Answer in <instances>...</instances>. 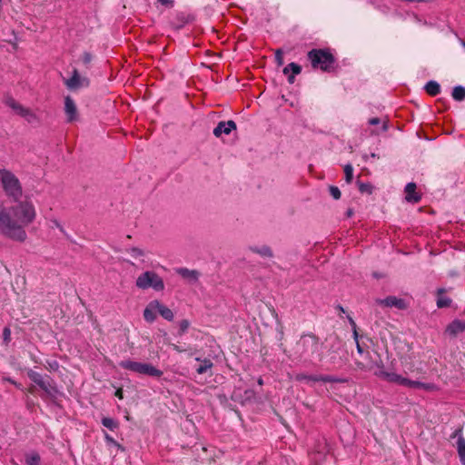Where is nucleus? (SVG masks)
<instances>
[{
	"instance_id": "nucleus-1",
	"label": "nucleus",
	"mask_w": 465,
	"mask_h": 465,
	"mask_svg": "<svg viewBox=\"0 0 465 465\" xmlns=\"http://www.w3.org/2000/svg\"><path fill=\"white\" fill-rule=\"evenodd\" d=\"M35 217V207L31 201H19L10 207L0 204V234L23 242L27 238L25 228L32 223Z\"/></svg>"
},
{
	"instance_id": "nucleus-2",
	"label": "nucleus",
	"mask_w": 465,
	"mask_h": 465,
	"mask_svg": "<svg viewBox=\"0 0 465 465\" xmlns=\"http://www.w3.org/2000/svg\"><path fill=\"white\" fill-rule=\"evenodd\" d=\"M0 186L5 193L15 201L22 197V184L17 176L8 169H0Z\"/></svg>"
},
{
	"instance_id": "nucleus-3",
	"label": "nucleus",
	"mask_w": 465,
	"mask_h": 465,
	"mask_svg": "<svg viewBox=\"0 0 465 465\" xmlns=\"http://www.w3.org/2000/svg\"><path fill=\"white\" fill-rule=\"evenodd\" d=\"M119 366L124 370L135 372L141 375L160 378L163 371L150 363L134 361L131 360L122 361Z\"/></svg>"
},
{
	"instance_id": "nucleus-4",
	"label": "nucleus",
	"mask_w": 465,
	"mask_h": 465,
	"mask_svg": "<svg viewBox=\"0 0 465 465\" xmlns=\"http://www.w3.org/2000/svg\"><path fill=\"white\" fill-rule=\"evenodd\" d=\"M308 58L314 69L330 71L334 64V58L331 53L322 49H312L308 53Z\"/></svg>"
},
{
	"instance_id": "nucleus-5",
	"label": "nucleus",
	"mask_w": 465,
	"mask_h": 465,
	"mask_svg": "<svg viewBox=\"0 0 465 465\" xmlns=\"http://www.w3.org/2000/svg\"><path fill=\"white\" fill-rule=\"evenodd\" d=\"M135 284L137 288L142 290L153 288L154 291L161 292L164 289V282L163 279L153 271H146L139 275L136 279Z\"/></svg>"
},
{
	"instance_id": "nucleus-6",
	"label": "nucleus",
	"mask_w": 465,
	"mask_h": 465,
	"mask_svg": "<svg viewBox=\"0 0 465 465\" xmlns=\"http://www.w3.org/2000/svg\"><path fill=\"white\" fill-rule=\"evenodd\" d=\"M5 103L8 107H10L14 111L15 114L23 117L27 123L35 124L39 122L38 116L33 110H31L28 107L23 106L13 97H7Z\"/></svg>"
},
{
	"instance_id": "nucleus-7",
	"label": "nucleus",
	"mask_w": 465,
	"mask_h": 465,
	"mask_svg": "<svg viewBox=\"0 0 465 465\" xmlns=\"http://www.w3.org/2000/svg\"><path fill=\"white\" fill-rule=\"evenodd\" d=\"M67 89L76 91L81 88L89 86L90 81L87 77L80 75L76 69L73 70L72 76L64 81Z\"/></svg>"
},
{
	"instance_id": "nucleus-8",
	"label": "nucleus",
	"mask_w": 465,
	"mask_h": 465,
	"mask_svg": "<svg viewBox=\"0 0 465 465\" xmlns=\"http://www.w3.org/2000/svg\"><path fill=\"white\" fill-rule=\"evenodd\" d=\"M374 374L386 381L397 383L399 385L402 377L395 372L384 371L382 363L377 364V370L374 371Z\"/></svg>"
},
{
	"instance_id": "nucleus-9",
	"label": "nucleus",
	"mask_w": 465,
	"mask_h": 465,
	"mask_svg": "<svg viewBox=\"0 0 465 465\" xmlns=\"http://www.w3.org/2000/svg\"><path fill=\"white\" fill-rule=\"evenodd\" d=\"M29 378L37 384L41 389H43L46 393L52 394L54 390L50 379H45L40 373L31 371L28 373Z\"/></svg>"
},
{
	"instance_id": "nucleus-10",
	"label": "nucleus",
	"mask_w": 465,
	"mask_h": 465,
	"mask_svg": "<svg viewBox=\"0 0 465 465\" xmlns=\"http://www.w3.org/2000/svg\"><path fill=\"white\" fill-rule=\"evenodd\" d=\"M64 113L67 122H74L78 118L76 104L70 96L64 98Z\"/></svg>"
},
{
	"instance_id": "nucleus-11",
	"label": "nucleus",
	"mask_w": 465,
	"mask_h": 465,
	"mask_svg": "<svg viewBox=\"0 0 465 465\" xmlns=\"http://www.w3.org/2000/svg\"><path fill=\"white\" fill-rule=\"evenodd\" d=\"M236 129V124L232 120L222 121L213 129V134L216 137H221L223 134H229L232 131Z\"/></svg>"
},
{
	"instance_id": "nucleus-12",
	"label": "nucleus",
	"mask_w": 465,
	"mask_h": 465,
	"mask_svg": "<svg viewBox=\"0 0 465 465\" xmlns=\"http://www.w3.org/2000/svg\"><path fill=\"white\" fill-rule=\"evenodd\" d=\"M158 313V301L150 302L143 311V318L147 322H153Z\"/></svg>"
},
{
	"instance_id": "nucleus-13",
	"label": "nucleus",
	"mask_w": 465,
	"mask_h": 465,
	"mask_svg": "<svg viewBox=\"0 0 465 465\" xmlns=\"http://www.w3.org/2000/svg\"><path fill=\"white\" fill-rule=\"evenodd\" d=\"M400 385L408 387V388H413V389H422V390H426V391H430L434 387L430 383H424V382H421L419 381H411L405 377H401Z\"/></svg>"
},
{
	"instance_id": "nucleus-14",
	"label": "nucleus",
	"mask_w": 465,
	"mask_h": 465,
	"mask_svg": "<svg viewBox=\"0 0 465 465\" xmlns=\"http://www.w3.org/2000/svg\"><path fill=\"white\" fill-rule=\"evenodd\" d=\"M302 67L296 63H291L283 68V74L287 75L290 84L294 83L295 75L299 74Z\"/></svg>"
},
{
	"instance_id": "nucleus-15",
	"label": "nucleus",
	"mask_w": 465,
	"mask_h": 465,
	"mask_svg": "<svg viewBox=\"0 0 465 465\" xmlns=\"http://www.w3.org/2000/svg\"><path fill=\"white\" fill-rule=\"evenodd\" d=\"M380 303L387 307H396L398 309L405 308V302L402 299H399L395 296H389L380 301Z\"/></svg>"
},
{
	"instance_id": "nucleus-16",
	"label": "nucleus",
	"mask_w": 465,
	"mask_h": 465,
	"mask_svg": "<svg viewBox=\"0 0 465 465\" xmlns=\"http://www.w3.org/2000/svg\"><path fill=\"white\" fill-rule=\"evenodd\" d=\"M465 331V322L460 320H455L452 322H450L446 331L450 335H457L458 333H460Z\"/></svg>"
},
{
	"instance_id": "nucleus-17",
	"label": "nucleus",
	"mask_w": 465,
	"mask_h": 465,
	"mask_svg": "<svg viewBox=\"0 0 465 465\" xmlns=\"http://www.w3.org/2000/svg\"><path fill=\"white\" fill-rule=\"evenodd\" d=\"M177 272L183 278L192 282H197L200 275V273L196 270H189L187 268H179L177 270Z\"/></svg>"
},
{
	"instance_id": "nucleus-18",
	"label": "nucleus",
	"mask_w": 465,
	"mask_h": 465,
	"mask_svg": "<svg viewBox=\"0 0 465 465\" xmlns=\"http://www.w3.org/2000/svg\"><path fill=\"white\" fill-rule=\"evenodd\" d=\"M406 200L408 202L417 203L420 197L416 193V184L414 183H409L405 187Z\"/></svg>"
},
{
	"instance_id": "nucleus-19",
	"label": "nucleus",
	"mask_w": 465,
	"mask_h": 465,
	"mask_svg": "<svg viewBox=\"0 0 465 465\" xmlns=\"http://www.w3.org/2000/svg\"><path fill=\"white\" fill-rule=\"evenodd\" d=\"M195 360L200 361V365L196 369L198 374H203L207 372L213 366L212 361L209 359L201 360L200 358H195Z\"/></svg>"
},
{
	"instance_id": "nucleus-20",
	"label": "nucleus",
	"mask_w": 465,
	"mask_h": 465,
	"mask_svg": "<svg viewBox=\"0 0 465 465\" xmlns=\"http://www.w3.org/2000/svg\"><path fill=\"white\" fill-rule=\"evenodd\" d=\"M158 313L165 320L167 321H173V312L171 309L163 305L158 301Z\"/></svg>"
},
{
	"instance_id": "nucleus-21",
	"label": "nucleus",
	"mask_w": 465,
	"mask_h": 465,
	"mask_svg": "<svg viewBox=\"0 0 465 465\" xmlns=\"http://www.w3.org/2000/svg\"><path fill=\"white\" fill-rule=\"evenodd\" d=\"M444 289L438 290L437 306L439 308L449 307L451 303V300L449 297L443 295Z\"/></svg>"
},
{
	"instance_id": "nucleus-22",
	"label": "nucleus",
	"mask_w": 465,
	"mask_h": 465,
	"mask_svg": "<svg viewBox=\"0 0 465 465\" xmlns=\"http://www.w3.org/2000/svg\"><path fill=\"white\" fill-rule=\"evenodd\" d=\"M425 90L430 95L435 96L440 94V86L437 82L430 81L426 84Z\"/></svg>"
},
{
	"instance_id": "nucleus-23",
	"label": "nucleus",
	"mask_w": 465,
	"mask_h": 465,
	"mask_svg": "<svg viewBox=\"0 0 465 465\" xmlns=\"http://www.w3.org/2000/svg\"><path fill=\"white\" fill-rule=\"evenodd\" d=\"M457 450L461 464L465 465V439L461 436L458 439Z\"/></svg>"
},
{
	"instance_id": "nucleus-24",
	"label": "nucleus",
	"mask_w": 465,
	"mask_h": 465,
	"mask_svg": "<svg viewBox=\"0 0 465 465\" xmlns=\"http://www.w3.org/2000/svg\"><path fill=\"white\" fill-rule=\"evenodd\" d=\"M251 251L260 254L262 257H272V252L271 248L266 245L261 247H251Z\"/></svg>"
},
{
	"instance_id": "nucleus-25",
	"label": "nucleus",
	"mask_w": 465,
	"mask_h": 465,
	"mask_svg": "<svg viewBox=\"0 0 465 465\" xmlns=\"http://www.w3.org/2000/svg\"><path fill=\"white\" fill-rule=\"evenodd\" d=\"M451 95L456 101L465 100V88L460 85L455 86L452 90Z\"/></svg>"
},
{
	"instance_id": "nucleus-26",
	"label": "nucleus",
	"mask_w": 465,
	"mask_h": 465,
	"mask_svg": "<svg viewBox=\"0 0 465 465\" xmlns=\"http://www.w3.org/2000/svg\"><path fill=\"white\" fill-rule=\"evenodd\" d=\"M297 381H319V375H308L305 373H298L294 377Z\"/></svg>"
},
{
	"instance_id": "nucleus-27",
	"label": "nucleus",
	"mask_w": 465,
	"mask_h": 465,
	"mask_svg": "<svg viewBox=\"0 0 465 465\" xmlns=\"http://www.w3.org/2000/svg\"><path fill=\"white\" fill-rule=\"evenodd\" d=\"M319 381L329 383H341L343 382L344 380L332 375H319Z\"/></svg>"
},
{
	"instance_id": "nucleus-28",
	"label": "nucleus",
	"mask_w": 465,
	"mask_h": 465,
	"mask_svg": "<svg viewBox=\"0 0 465 465\" xmlns=\"http://www.w3.org/2000/svg\"><path fill=\"white\" fill-rule=\"evenodd\" d=\"M102 424L111 430H114L119 426L118 422L115 420L107 417L102 419Z\"/></svg>"
},
{
	"instance_id": "nucleus-29",
	"label": "nucleus",
	"mask_w": 465,
	"mask_h": 465,
	"mask_svg": "<svg viewBox=\"0 0 465 465\" xmlns=\"http://www.w3.org/2000/svg\"><path fill=\"white\" fill-rule=\"evenodd\" d=\"M25 461L27 465H39L40 456L37 453H30L26 455Z\"/></svg>"
},
{
	"instance_id": "nucleus-30",
	"label": "nucleus",
	"mask_w": 465,
	"mask_h": 465,
	"mask_svg": "<svg viewBox=\"0 0 465 465\" xmlns=\"http://www.w3.org/2000/svg\"><path fill=\"white\" fill-rule=\"evenodd\" d=\"M345 181L347 183H351L353 178V168L351 164L344 166Z\"/></svg>"
},
{
	"instance_id": "nucleus-31",
	"label": "nucleus",
	"mask_w": 465,
	"mask_h": 465,
	"mask_svg": "<svg viewBox=\"0 0 465 465\" xmlns=\"http://www.w3.org/2000/svg\"><path fill=\"white\" fill-rule=\"evenodd\" d=\"M128 252L134 259H140V258H143L145 255L144 252L142 249H139V248H136V247L131 248L128 251Z\"/></svg>"
},
{
	"instance_id": "nucleus-32",
	"label": "nucleus",
	"mask_w": 465,
	"mask_h": 465,
	"mask_svg": "<svg viewBox=\"0 0 465 465\" xmlns=\"http://www.w3.org/2000/svg\"><path fill=\"white\" fill-rule=\"evenodd\" d=\"M359 190L362 193H369L371 194L372 193V186L370 183H364L358 182Z\"/></svg>"
},
{
	"instance_id": "nucleus-33",
	"label": "nucleus",
	"mask_w": 465,
	"mask_h": 465,
	"mask_svg": "<svg viewBox=\"0 0 465 465\" xmlns=\"http://www.w3.org/2000/svg\"><path fill=\"white\" fill-rule=\"evenodd\" d=\"M190 322L187 320H183L179 323V334H183L189 328Z\"/></svg>"
},
{
	"instance_id": "nucleus-34",
	"label": "nucleus",
	"mask_w": 465,
	"mask_h": 465,
	"mask_svg": "<svg viewBox=\"0 0 465 465\" xmlns=\"http://www.w3.org/2000/svg\"><path fill=\"white\" fill-rule=\"evenodd\" d=\"M330 193L331 195L335 199L338 200L341 198V191L336 186H331L330 187Z\"/></svg>"
},
{
	"instance_id": "nucleus-35",
	"label": "nucleus",
	"mask_w": 465,
	"mask_h": 465,
	"mask_svg": "<svg viewBox=\"0 0 465 465\" xmlns=\"http://www.w3.org/2000/svg\"><path fill=\"white\" fill-rule=\"evenodd\" d=\"M3 337H4V341L5 342H9L10 340H11V331L8 327H5L3 331Z\"/></svg>"
},
{
	"instance_id": "nucleus-36",
	"label": "nucleus",
	"mask_w": 465,
	"mask_h": 465,
	"mask_svg": "<svg viewBox=\"0 0 465 465\" xmlns=\"http://www.w3.org/2000/svg\"><path fill=\"white\" fill-rule=\"evenodd\" d=\"M275 59L279 65L283 64L282 52L279 49L275 52Z\"/></svg>"
},
{
	"instance_id": "nucleus-37",
	"label": "nucleus",
	"mask_w": 465,
	"mask_h": 465,
	"mask_svg": "<svg viewBox=\"0 0 465 465\" xmlns=\"http://www.w3.org/2000/svg\"><path fill=\"white\" fill-rule=\"evenodd\" d=\"M82 60H83V62H84V64H88V63H90V62L92 61V55H91V54H89V53H84V54H83V58H82Z\"/></svg>"
},
{
	"instance_id": "nucleus-38",
	"label": "nucleus",
	"mask_w": 465,
	"mask_h": 465,
	"mask_svg": "<svg viewBox=\"0 0 465 465\" xmlns=\"http://www.w3.org/2000/svg\"><path fill=\"white\" fill-rule=\"evenodd\" d=\"M158 2L165 6H168V7L173 6V0H158Z\"/></svg>"
},
{
	"instance_id": "nucleus-39",
	"label": "nucleus",
	"mask_w": 465,
	"mask_h": 465,
	"mask_svg": "<svg viewBox=\"0 0 465 465\" xmlns=\"http://www.w3.org/2000/svg\"><path fill=\"white\" fill-rule=\"evenodd\" d=\"M381 120L378 117H373L369 120V124L371 125L379 124Z\"/></svg>"
},
{
	"instance_id": "nucleus-40",
	"label": "nucleus",
	"mask_w": 465,
	"mask_h": 465,
	"mask_svg": "<svg viewBox=\"0 0 465 465\" xmlns=\"http://www.w3.org/2000/svg\"><path fill=\"white\" fill-rule=\"evenodd\" d=\"M114 395H115L118 399L122 400V399L124 398L123 390H122V389H118V390H116V391H115Z\"/></svg>"
},
{
	"instance_id": "nucleus-41",
	"label": "nucleus",
	"mask_w": 465,
	"mask_h": 465,
	"mask_svg": "<svg viewBox=\"0 0 465 465\" xmlns=\"http://www.w3.org/2000/svg\"><path fill=\"white\" fill-rule=\"evenodd\" d=\"M348 320H349V322H350V325L351 326V328L356 329L357 325H356L354 320L350 316L348 317Z\"/></svg>"
},
{
	"instance_id": "nucleus-42",
	"label": "nucleus",
	"mask_w": 465,
	"mask_h": 465,
	"mask_svg": "<svg viewBox=\"0 0 465 465\" xmlns=\"http://www.w3.org/2000/svg\"><path fill=\"white\" fill-rule=\"evenodd\" d=\"M172 347L174 351H176L177 352H183L184 351L183 349H182L180 346L176 345V344H172Z\"/></svg>"
},
{
	"instance_id": "nucleus-43",
	"label": "nucleus",
	"mask_w": 465,
	"mask_h": 465,
	"mask_svg": "<svg viewBox=\"0 0 465 465\" xmlns=\"http://www.w3.org/2000/svg\"><path fill=\"white\" fill-rule=\"evenodd\" d=\"M54 225L58 228L60 231H63V226L59 223L57 220L53 221Z\"/></svg>"
},
{
	"instance_id": "nucleus-44",
	"label": "nucleus",
	"mask_w": 465,
	"mask_h": 465,
	"mask_svg": "<svg viewBox=\"0 0 465 465\" xmlns=\"http://www.w3.org/2000/svg\"><path fill=\"white\" fill-rule=\"evenodd\" d=\"M358 367L362 369V370H366V369L371 370V369H372V366H365L362 363H358Z\"/></svg>"
},
{
	"instance_id": "nucleus-45",
	"label": "nucleus",
	"mask_w": 465,
	"mask_h": 465,
	"mask_svg": "<svg viewBox=\"0 0 465 465\" xmlns=\"http://www.w3.org/2000/svg\"><path fill=\"white\" fill-rule=\"evenodd\" d=\"M104 438H105L106 441L111 442V443H115L114 440L110 435L105 434Z\"/></svg>"
},
{
	"instance_id": "nucleus-46",
	"label": "nucleus",
	"mask_w": 465,
	"mask_h": 465,
	"mask_svg": "<svg viewBox=\"0 0 465 465\" xmlns=\"http://www.w3.org/2000/svg\"><path fill=\"white\" fill-rule=\"evenodd\" d=\"M353 331V337L355 339L356 341H358V331H357V328L356 329H352Z\"/></svg>"
},
{
	"instance_id": "nucleus-47",
	"label": "nucleus",
	"mask_w": 465,
	"mask_h": 465,
	"mask_svg": "<svg viewBox=\"0 0 465 465\" xmlns=\"http://www.w3.org/2000/svg\"><path fill=\"white\" fill-rule=\"evenodd\" d=\"M356 344H357L358 352L361 354L363 352V351H362V348L361 347L359 341H356Z\"/></svg>"
},
{
	"instance_id": "nucleus-48",
	"label": "nucleus",
	"mask_w": 465,
	"mask_h": 465,
	"mask_svg": "<svg viewBox=\"0 0 465 465\" xmlns=\"http://www.w3.org/2000/svg\"><path fill=\"white\" fill-rule=\"evenodd\" d=\"M257 382H258V384H259L260 386L263 385V380H262V377H260V378L258 379Z\"/></svg>"
},
{
	"instance_id": "nucleus-49",
	"label": "nucleus",
	"mask_w": 465,
	"mask_h": 465,
	"mask_svg": "<svg viewBox=\"0 0 465 465\" xmlns=\"http://www.w3.org/2000/svg\"><path fill=\"white\" fill-rule=\"evenodd\" d=\"M352 214H353L352 210H351V209H349V210L347 211V215H348L349 217H351Z\"/></svg>"
},
{
	"instance_id": "nucleus-50",
	"label": "nucleus",
	"mask_w": 465,
	"mask_h": 465,
	"mask_svg": "<svg viewBox=\"0 0 465 465\" xmlns=\"http://www.w3.org/2000/svg\"><path fill=\"white\" fill-rule=\"evenodd\" d=\"M338 308H339L340 312H344V309L341 306H339Z\"/></svg>"
},
{
	"instance_id": "nucleus-51",
	"label": "nucleus",
	"mask_w": 465,
	"mask_h": 465,
	"mask_svg": "<svg viewBox=\"0 0 465 465\" xmlns=\"http://www.w3.org/2000/svg\"><path fill=\"white\" fill-rule=\"evenodd\" d=\"M384 131L387 130V125L384 124H383V128H382Z\"/></svg>"
},
{
	"instance_id": "nucleus-52",
	"label": "nucleus",
	"mask_w": 465,
	"mask_h": 465,
	"mask_svg": "<svg viewBox=\"0 0 465 465\" xmlns=\"http://www.w3.org/2000/svg\"><path fill=\"white\" fill-rule=\"evenodd\" d=\"M462 45L465 48V41L462 42Z\"/></svg>"
}]
</instances>
